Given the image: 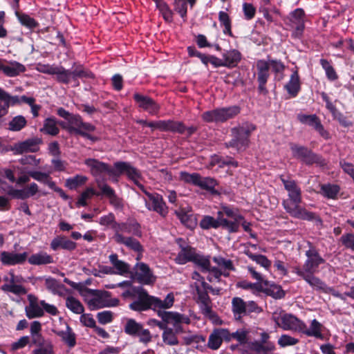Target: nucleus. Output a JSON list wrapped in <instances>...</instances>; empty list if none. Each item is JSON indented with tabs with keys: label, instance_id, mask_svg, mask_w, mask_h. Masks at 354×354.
Instances as JSON below:
<instances>
[{
	"label": "nucleus",
	"instance_id": "f257e3e1",
	"mask_svg": "<svg viewBox=\"0 0 354 354\" xmlns=\"http://www.w3.org/2000/svg\"><path fill=\"white\" fill-rule=\"evenodd\" d=\"M280 179L288 192L289 199L283 201L286 211L292 217L313 221L316 225H321L322 221L316 214L308 212L299 205L301 202V191L296 181L289 177L285 178L283 175L280 176Z\"/></svg>",
	"mask_w": 354,
	"mask_h": 354
},
{
	"label": "nucleus",
	"instance_id": "f03ea898",
	"mask_svg": "<svg viewBox=\"0 0 354 354\" xmlns=\"http://www.w3.org/2000/svg\"><path fill=\"white\" fill-rule=\"evenodd\" d=\"M134 292L138 295V299L129 305V308L136 311H143L149 308H169L173 306L174 297L171 293L167 295L162 301L160 299L150 296L142 286H134Z\"/></svg>",
	"mask_w": 354,
	"mask_h": 354
},
{
	"label": "nucleus",
	"instance_id": "7ed1b4c3",
	"mask_svg": "<svg viewBox=\"0 0 354 354\" xmlns=\"http://www.w3.org/2000/svg\"><path fill=\"white\" fill-rule=\"evenodd\" d=\"M255 127L252 124H244L231 129L232 139L225 142L226 148H234L237 151L245 150L249 145V138Z\"/></svg>",
	"mask_w": 354,
	"mask_h": 354
},
{
	"label": "nucleus",
	"instance_id": "20e7f679",
	"mask_svg": "<svg viewBox=\"0 0 354 354\" xmlns=\"http://www.w3.org/2000/svg\"><path fill=\"white\" fill-rule=\"evenodd\" d=\"M240 112V108L237 106L215 109L205 111L201 118L206 122H224L234 118Z\"/></svg>",
	"mask_w": 354,
	"mask_h": 354
},
{
	"label": "nucleus",
	"instance_id": "39448f33",
	"mask_svg": "<svg viewBox=\"0 0 354 354\" xmlns=\"http://www.w3.org/2000/svg\"><path fill=\"white\" fill-rule=\"evenodd\" d=\"M56 80L62 84H68L71 80L76 81L77 78H93V74L78 65L72 70H67L62 66H58L55 72Z\"/></svg>",
	"mask_w": 354,
	"mask_h": 354
},
{
	"label": "nucleus",
	"instance_id": "423d86ee",
	"mask_svg": "<svg viewBox=\"0 0 354 354\" xmlns=\"http://www.w3.org/2000/svg\"><path fill=\"white\" fill-rule=\"evenodd\" d=\"M290 149L293 156L306 165L316 164L318 166L324 167L326 165V160L321 156L314 153L306 147L292 145Z\"/></svg>",
	"mask_w": 354,
	"mask_h": 354
},
{
	"label": "nucleus",
	"instance_id": "0eeeda50",
	"mask_svg": "<svg viewBox=\"0 0 354 354\" xmlns=\"http://www.w3.org/2000/svg\"><path fill=\"white\" fill-rule=\"evenodd\" d=\"M114 166L116 168L115 176H119L122 174H126L127 177L132 180L142 192L145 191V187L139 182V180L142 179V177L140 171L138 169L127 162H116Z\"/></svg>",
	"mask_w": 354,
	"mask_h": 354
},
{
	"label": "nucleus",
	"instance_id": "6e6552de",
	"mask_svg": "<svg viewBox=\"0 0 354 354\" xmlns=\"http://www.w3.org/2000/svg\"><path fill=\"white\" fill-rule=\"evenodd\" d=\"M200 226L205 230L221 227L230 233H234L236 227L232 223H229L227 219L223 217L221 213H217L216 218L211 216H204L200 222Z\"/></svg>",
	"mask_w": 354,
	"mask_h": 354
},
{
	"label": "nucleus",
	"instance_id": "1a4fd4ad",
	"mask_svg": "<svg viewBox=\"0 0 354 354\" xmlns=\"http://www.w3.org/2000/svg\"><path fill=\"white\" fill-rule=\"evenodd\" d=\"M89 291L95 296V298L91 299L88 303L91 310L103 307L117 306L119 304L120 301L118 299H109L111 297V293L108 291L94 290H89Z\"/></svg>",
	"mask_w": 354,
	"mask_h": 354
},
{
	"label": "nucleus",
	"instance_id": "9d476101",
	"mask_svg": "<svg viewBox=\"0 0 354 354\" xmlns=\"http://www.w3.org/2000/svg\"><path fill=\"white\" fill-rule=\"evenodd\" d=\"M124 332L133 337H138L140 342L145 344L151 341V335L148 329H144L142 325L133 319H129L124 326Z\"/></svg>",
	"mask_w": 354,
	"mask_h": 354
},
{
	"label": "nucleus",
	"instance_id": "9b49d317",
	"mask_svg": "<svg viewBox=\"0 0 354 354\" xmlns=\"http://www.w3.org/2000/svg\"><path fill=\"white\" fill-rule=\"evenodd\" d=\"M131 279H136L140 283L152 284L156 281L149 267L145 263H138L133 268V270L131 272Z\"/></svg>",
	"mask_w": 354,
	"mask_h": 354
},
{
	"label": "nucleus",
	"instance_id": "f8f14e48",
	"mask_svg": "<svg viewBox=\"0 0 354 354\" xmlns=\"http://www.w3.org/2000/svg\"><path fill=\"white\" fill-rule=\"evenodd\" d=\"M273 319L277 324L284 330H297L306 328V324L295 316L291 314H283L280 316H274Z\"/></svg>",
	"mask_w": 354,
	"mask_h": 354
},
{
	"label": "nucleus",
	"instance_id": "ddd939ff",
	"mask_svg": "<svg viewBox=\"0 0 354 354\" xmlns=\"http://www.w3.org/2000/svg\"><path fill=\"white\" fill-rule=\"evenodd\" d=\"M147 196L148 200H145V205L149 210H152L162 216H165L167 213V207L163 201L162 196L158 194H151L146 189L142 191Z\"/></svg>",
	"mask_w": 354,
	"mask_h": 354
},
{
	"label": "nucleus",
	"instance_id": "4468645a",
	"mask_svg": "<svg viewBox=\"0 0 354 354\" xmlns=\"http://www.w3.org/2000/svg\"><path fill=\"white\" fill-rule=\"evenodd\" d=\"M307 259L305 261L303 268L305 273H315L320 264L325 263V260L319 255L317 250L311 247L306 252Z\"/></svg>",
	"mask_w": 354,
	"mask_h": 354
},
{
	"label": "nucleus",
	"instance_id": "2eb2a0df",
	"mask_svg": "<svg viewBox=\"0 0 354 354\" xmlns=\"http://www.w3.org/2000/svg\"><path fill=\"white\" fill-rule=\"evenodd\" d=\"M42 143L41 138L32 137L24 141L14 145L12 151L14 154H22L28 152H37L39 149V145Z\"/></svg>",
	"mask_w": 354,
	"mask_h": 354
},
{
	"label": "nucleus",
	"instance_id": "dca6fc26",
	"mask_svg": "<svg viewBox=\"0 0 354 354\" xmlns=\"http://www.w3.org/2000/svg\"><path fill=\"white\" fill-rule=\"evenodd\" d=\"M257 81L259 83L258 91L259 93L266 95L268 91L266 88V84L270 76L269 64L264 60H259L257 62Z\"/></svg>",
	"mask_w": 354,
	"mask_h": 354
},
{
	"label": "nucleus",
	"instance_id": "f3484780",
	"mask_svg": "<svg viewBox=\"0 0 354 354\" xmlns=\"http://www.w3.org/2000/svg\"><path fill=\"white\" fill-rule=\"evenodd\" d=\"M85 165L90 169L93 175L97 176L103 173H106L111 176H115L116 168H111L109 165L100 162L93 158H88L85 160Z\"/></svg>",
	"mask_w": 354,
	"mask_h": 354
},
{
	"label": "nucleus",
	"instance_id": "a211bd4d",
	"mask_svg": "<svg viewBox=\"0 0 354 354\" xmlns=\"http://www.w3.org/2000/svg\"><path fill=\"white\" fill-rule=\"evenodd\" d=\"M133 99L139 106L148 111L150 114H156L159 109V105L151 97L139 93L133 95Z\"/></svg>",
	"mask_w": 354,
	"mask_h": 354
},
{
	"label": "nucleus",
	"instance_id": "6ab92c4d",
	"mask_svg": "<svg viewBox=\"0 0 354 354\" xmlns=\"http://www.w3.org/2000/svg\"><path fill=\"white\" fill-rule=\"evenodd\" d=\"M29 305L25 308L26 315L28 319L42 317L44 314L43 308L39 305L37 297L33 295H28Z\"/></svg>",
	"mask_w": 354,
	"mask_h": 354
},
{
	"label": "nucleus",
	"instance_id": "aec40b11",
	"mask_svg": "<svg viewBox=\"0 0 354 354\" xmlns=\"http://www.w3.org/2000/svg\"><path fill=\"white\" fill-rule=\"evenodd\" d=\"M112 229H113L115 232V234H120V232H124L132 234L138 237L142 236V232L140 230V225L137 222L133 223H113V226H112Z\"/></svg>",
	"mask_w": 354,
	"mask_h": 354
},
{
	"label": "nucleus",
	"instance_id": "412c9836",
	"mask_svg": "<svg viewBox=\"0 0 354 354\" xmlns=\"http://www.w3.org/2000/svg\"><path fill=\"white\" fill-rule=\"evenodd\" d=\"M113 239L119 244H123L130 250L134 252L142 253L144 250L142 245L140 243L133 237L124 236L121 234H114Z\"/></svg>",
	"mask_w": 354,
	"mask_h": 354
},
{
	"label": "nucleus",
	"instance_id": "4be33fe9",
	"mask_svg": "<svg viewBox=\"0 0 354 354\" xmlns=\"http://www.w3.org/2000/svg\"><path fill=\"white\" fill-rule=\"evenodd\" d=\"M98 187L101 191V194L109 198L111 205L118 209L123 207L122 199L116 195L114 189L109 185L101 183H98Z\"/></svg>",
	"mask_w": 354,
	"mask_h": 354
},
{
	"label": "nucleus",
	"instance_id": "5701e85b",
	"mask_svg": "<svg viewBox=\"0 0 354 354\" xmlns=\"http://www.w3.org/2000/svg\"><path fill=\"white\" fill-rule=\"evenodd\" d=\"M77 247V243L68 239L64 236H57L50 243V248L56 251L59 249H63L68 251H73Z\"/></svg>",
	"mask_w": 354,
	"mask_h": 354
},
{
	"label": "nucleus",
	"instance_id": "b1692460",
	"mask_svg": "<svg viewBox=\"0 0 354 354\" xmlns=\"http://www.w3.org/2000/svg\"><path fill=\"white\" fill-rule=\"evenodd\" d=\"M27 257L28 253L26 252L17 254L4 251L1 253V261L5 265L21 264L26 260Z\"/></svg>",
	"mask_w": 354,
	"mask_h": 354
},
{
	"label": "nucleus",
	"instance_id": "393cba45",
	"mask_svg": "<svg viewBox=\"0 0 354 354\" xmlns=\"http://www.w3.org/2000/svg\"><path fill=\"white\" fill-rule=\"evenodd\" d=\"M297 274L301 277L313 288L326 292L328 286L320 279L315 277L314 273H305L303 270L298 269Z\"/></svg>",
	"mask_w": 354,
	"mask_h": 354
},
{
	"label": "nucleus",
	"instance_id": "a878e982",
	"mask_svg": "<svg viewBox=\"0 0 354 354\" xmlns=\"http://www.w3.org/2000/svg\"><path fill=\"white\" fill-rule=\"evenodd\" d=\"M218 213H221L222 216L227 219L229 223H231L236 227L234 232L239 231L240 223L241 221L244 220V218L237 211L229 207L224 206L222 207V210L218 212Z\"/></svg>",
	"mask_w": 354,
	"mask_h": 354
},
{
	"label": "nucleus",
	"instance_id": "bb28decb",
	"mask_svg": "<svg viewBox=\"0 0 354 354\" xmlns=\"http://www.w3.org/2000/svg\"><path fill=\"white\" fill-rule=\"evenodd\" d=\"M180 247L181 250L175 259L176 261L179 264H185L189 261L193 262L197 254L196 250L189 245L183 246L180 245Z\"/></svg>",
	"mask_w": 354,
	"mask_h": 354
},
{
	"label": "nucleus",
	"instance_id": "cd10ccee",
	"mask_svg": "<svg viewBox=\"0 0 354 354\" xmlns=\"http://www.w3.org/2000/svg\"><path fill=\"white\" fill-rule=\"evenodd\" d=\"M159 129L165 131H171L184 134L185 124L182 122L174 120H160L158 124Z\"/></svg>",
	"mask_w": 354,
	"mask_h": 354
},
{
	"label": "nucleus",
	"instance_id": "c85d7f7f",
	"mask_svg": "<svg viewBox=\"0 0 354 354\" xmlns=\"http://www.w3.org/2000/svg\"><path fill=\"white\" fill-rule=\"evenodd\" d=\"M158 315L165 322H174L175 323L180 322V324L185 323L187 324L190 323V319L189 317L178 313L159 310L158 312Z\"/></svg>",
	"mask_w": 354,
	"mask_h": 354
},
{
	"label": "nucleus",
	"instance_id": "c756f323",
	"mask_svg": "<svg viewBox=\"0 0 354 354\" xmlns=\"http://www.w3.org/2000/svg\"><path fill=\"white\" fill-rule=\"evenodd\" d=\"M263 290L261 292L271 296L274 299H281L285 296V292L280 286L271 283L268 280L263 281Z\"/></svg>",
	"mask_w": 354,
	"mask_h": 354
},
{
	"label": "nucleus",
	"instance_id": "7c9ffc66",
	"mask_svg": "<svg viewBox=\"0 0 354 354\" xmlns=\"http://www.w3.org/2000/svg\"><path fill=\"white\" fill-rule=\"evenodd\" d=\"M284 88L292 97H296L300 90V80L297 71L292 72L289 82Z\"/></svg>",
	"mask_w": 354,
	"mask_h": 354
},
{
	"label": "nucleus",
	"instance_id": "2f4dec72",
	"mask_svg": "<svg viewBox=\"0 0 354 354\" xmlns=\"http://www.w3.org/2000/svg\"><path fill=\"white\" fill-rule=\"evenodd\" d=\"M109 261L116 270V271H115V274L120 275L131 274L130 266L124 261L119 260L116 254H111L109 256Z\"/></svg>",
	"mask_w": 354,
	"mask_h": 354
},
{
	"label": "nucleus",
	"instance_id": "473e14b6",
	"mask_svg": "<svg viewBox=\"0 0 354 354\" xmlns=\"http://www.w3.org/2000/svg\"><path fill=\"white\" fill-rule=\"evenodd\" d=\"M54 333L62 338V340L65 342L70 348H73L76 344L75 334L73 332L71 328L66 326V330H54Z\"/></svg>",
	"mask_w": 354,
	"mask_h": 354
},
{
	"label": "nucleus",
	"instance_id": "72a5a7b5",
	"mask_svg": "<svg viewBox=\"0 0 354 354\" xmlns=\"http://www.w3.org/2000/svg\"><path fill=\"white\" fill-rule=\"evenodd\" d=\"M223 58L225 67L232 68L236 66L241 59V55L237 50H227L223 54Z\"/></svg>",
	"mask_w": 354,
	"mask_h": 354
},
{
	"label": "nucleus",
	"instance_id": "f704fd0d",
	"mask_svg": "<svg viewBox=\"0 0 354 354\" xmlns=\"http://www.w3.org/2000/svg\"><path fill=\"white\" fill-rule=\"evenodd\" d=\"M322 325L317 319H313L311 322L309 328H307L306 326V328L301 330L300 332L308 337H315L319 339H323L324 336L322 333Z\"/></svg>",
	"mask_w": 354,
	"mask_h": 354
},
{
	"label": "nucleus",
	"instance_id": "c9c22d12",
	"mask_svg": "<svg viewBox=\"0 0 354 354\" xmlns=\"http://www.w3.org/2000/svg\"><path fill=\"white\" fill-rule=\"evenodd\" d=\"M57 125V120L55 118H48L44 120V126L40 131L48 135L56 136L59 132V129Z\"/></svg>",
	"mask_w": 354,
	"mask_h": 354
},
{
	"label": "nucleus",
	"instance_id": "e433bc0d",
	"mask_svg": "<svg viewBox=\"0 0 354 354\" xmlns=\"http://www.w3.org/2000/svg\"><path fill=\"white\" fill-rule=\"evenodd\" d=\"M3 74L8 77H15L18 75H19L21 73L25 71L26 68L25 66L17 62H8L7 61V63L6 64L5 68H4Z\"/></svg>",
	"mask_w": 354,
	"mask_h": 354
},
{
	"label": "nucleus",
	"instance_id": "4c0bfd02",
	"mask_svg": "<svg viewBox=\"0 0 354 354\" xmlns=\"http://www.w3.org/2000/svg\"><path fill=\"white\" fill-rule=\"evenodd\" d=\"M246 302L240 297H234L232 301V312L236 319H240L243 315H245Z\"/></svg>",
	"mask_w": 354,
	"mask_h": 354
},
{
	"label": "nucleus",
	"instance_id": "58836bf2",
	"mask_svg": "<svg viewBox=\"0 0 354 354\" xmlns=\"http://www.w3.org/2000/svg\"><path fill=\"white\" fill-rule=\"evenodd\" d=\"M175 214L180 222L187 227L192 228L195 226L196 221L193 214H189V212H185L183 209L176 210Z\"/></svg>",
	"mask_w": 354,
	"mask_h": 354
},
{
	"label": "nucleus",
	"instance_id": "ea45409f",
	"mask_svg": "<svg viewBox=\"0 0 354 354\" xmlns=\"http://www.w3.org/2000/svg\"><path fill=\"white\" fill-rule=\"evenodd\" d=\"M53 261V257L45 252L32 254L28 259V262L32 265H44Z\"/></svg>",
	"mask_w": 354,
	"mask_h": 354
},
{
	"label": "nucleus",
	"instance_id": "a19ab883",
	"mask_svg": "<svg viewBox=\"0 0 354 354\" xmlns=\"http://www.w3.org/2000/svg\"><path fill=\"white\" fill-rule=\"evenodd\" d=\"M216 184V180L214 178L210 177L202 178L200 176L198 186L210 192L213 194H217L218 192L214 189Z\"/></svg>",
	"mask_w": 354,
	"mask_h": 354
},
{
	"label": "nucleus",
	"instance_id": "79ce46f5",
	"mask_svg": "<svg viewBox=\"0 0 354 354\" xmlns=\"http://www.w3.org/2000/svg\"><path fill=\"white\" fill-rule=\"evenodd\" d=\"M222 344V339L219 328L214 329L210 334L208 340V347L213 350H217Z\"/></svg>",
	"mask_w": 354,
	"mask_h": 354
},
{
	"label": "nucleus",
	"instance_id": "37998d69",
	"mask_svg": "<svg viewBox=\"0 0 354 354\" xmlns=\"http://www.w3.org/2000/svg\"><path fill=\"white\" fill-rule=\"evenodd\" d=\"M27 124L26 118L22 115L14 117L8 123V129L12 131L21 130Z\"/></svg>",
	"mask_w": 354,
	"mask_h": 354
},
{
	"label": "nucleus",
	"instance_id": "c03bdc74",
	"mask_svg": "<svg viewBox=\"0 0 354 354\" xmlns=\"http://www.w3.org/2000/svg\"><path fill=\"white\" fill-rule=\"evenodd\" d=\"M245 254L252 261L257 262L263 268L268 269L271 266V261L262 254H252L250 250L245 251Z\"/></svg>",
	"mask_w": 354,
	"mask_h": 354
},
{
	"label": "nucleus",
	"instance_id": "a18cd8bd",
	"mask_svg": "<svg viewBox=\"0 0 354 354\" xmlns=\"http://www.w3.org/2000/svg\"><path fill=\"white\" fill-rule=\"evenodd\" d=\"M28 174L35 180L47 185L49 187L50 183H55V182L51 180L50 176L46 173L36 171H29Z\"/></svg>",
	"mask_w": 354,
	"mask_h": 354
},
{
	"label": "nucleus",
	"instance_id": "49530a36",
	"mask_svg": "<svg viewBox=\"0 0 354 354\" xmlns=\"http://www.w3.org/2000/svg\"><path fill=\"white\" fill-rule=\"evenodd\" d=\"M66 306L76 314H81L84 312V306L82 304L73 297H68L66 299Z\"/></svg>",
	"mask_w": 354,
	"mask_h": 354
},
{
	"label": "nucleus",
	"instance_id": "de8ad7c7",
	"mask_svg": "<svg viewBox=\"0 0 354 354\" xmlns=\"http://www.w3.org/2000/svg\"><path fill=\"white\" fill-rule=\"evenodd\" d=\"M322 194L328 198H335L339 192V187L336 185H324L321 187Z\"/></svg>",
	"mask_w": 354,
	"mask_h": 354
},
{
	"label": "nucleus",
	"instance_id": "09e8293b",
	"mask_svg": "<svg viewBox=\"0 0 354 354\" xmlns=\"http://www.w3.org/2000/svg\"><path fill=\"white\" fill-rule=\"evenodd\" d=\"M16 15L20 23L28 28H35L39 25L33 18L26 14L16 12Z\"/></svg>",
	"mask_w": 354,
	"mask_h": 354
},
{
	"label": "nucleus",
	"instance_id": "8fccbe9b",
	"mask_svg": "<svg viewBox=\"0 0 354 354\" xmlns=\"http://www.w3.org/2000/svg\"><path fill=\"white\" fill-rule=\"evenodd\" d=\"M263 281L262 282L259 281L257 283H251V282L247 281L245 280L239 281L236 283V286L238 288H242L244 290H249V289L254 290H256L257 292H261V291L263 290Z\"/></svg>",
	"mask_w": 354,
	"mask_h": 354
},
{
	"label": "nucleus",
	"instance_id": "3c124183",
	"mask_svg": "<svg viewBox=\"0 0 354 354\" xmlns=\"http://www.w3.org/2000/svg\"><path fill=\"white\" fill-rule=\"evenodd\" d=\"M163 342L168 345L173 346L178 344V340L172 328H165L162 333Z\"/></svg>",
	"mask_w": 354,
	"mask_h": 354
},
{
	"label": "nucleus",
	"instance_id": "603ef678",
	"mask_svg": "<svg viewBox=\"0 0 354 354\" xmlns=\"http://www.w3.org/2000/svg\"><path fill=\"white\" fill-rule=\"evenodd\" d=\"M87 178L86 176L76 175L75 176L66 180V186L70 189H75L77 187L84 184Z\"/></svg>",
	"mask_w": 354,
	"mask_h": 354
},
{
	"label": "nucleus",
	"instance_id": "864d4df0",
	"mask_svg": "<svg viewBox=\"0 0 354 354\" xmlns=\"http://www.w3.org/2000/svg\"><path fill=\"white\" fill-rule=\"evenodd\" d=\"M298 118L301 123L308 124L315 129L321 124L316 115H299Z\"/></svg>",
	"mask_w": 354,
	"mask_h": 354
},
{
	"label": "nucleus",
	"instance_id": "5fc2aeb1",
	"mask_svg": "<svg viewBox=\"0 0 354 354\" xmlns=\"http://www.w3.org/2000/svg\"><path fill=\"white\" fill-rule=\"evenodd\" d=\"M320 64L323 68L325 70L326 76L328 80L334 81L338 78L335 69L326 59H322L320 60Z\"/></svg>",
	"mask_w": 354,
	"mask_h": 354
},
{
	"label": "nucleus",
	"instance_id": "6e6d98bb",
	"mask_svg": "<svg viewBox=\"0 0 354 354\" xmlns=\"http://www.w3.org/2000/svg\"><path fill=\"white\" fill-rule=\"evenodd\" d=\"M45 285L46 288L55 295L58 294L59 290L64 288L63 285L60 284L57 280L52 277L46 279Z\"/></svg>",
	"mask_w": 354,
	"mask_h": 354
},
{
	"label": "nucleus",
	"instance_id": "4d7b16f0",
	"mask_svg": "<svg viewBox=\"0 0 354 354\" xmlns=\"http://www.w3.org/2000/svg\"><path fill=\"white\" fill-rule=\"evenodd\" d=\"M193 262L201 268L202 272L210 270V261L209 259L198 254L196 255Z\"/></svg>",
	"mask_w": 354,
	"mask_h": 354
},
{
	"label": "nucleus",
	"instance_id": "13d9d810",
	"mask_svg": "<svg viewBox=\"0 0 354 354\" xmlns=\"http://www.w3.org/2000/svg\"><path fill=\"white\" fill-rule=\"evenodd\" d=\"M200 175L196 173L189 174L187 172L182 171L180 173V178L187 183H192L198 186Z\"/></svg>",
	"mask_w": 354,
	"mask_h": 354
},
{
	"label": "nucleus",
	"instance_id": "bf43d9fd",
	"mask_svg": "<svg viewBox=\"0 0 354 354\" xmlns=\"http://www.w3.org/2000/svg\"><path fill=\"white\" fill-rule=\"evenodd\" d=\"M7 194L13 198L24 200L29 198L26 189H15L12 186L8 187Z\"/></svg>",
	"mask_w": 354,
	"mask_h": 354
},
{
	"label": "nucleus",
	"instance_id": "052dcab7",
	"mask_svg": "<svg viewBox=\"0 0 354 354\" xmlns=\"http://www.w3.org/2000/svg\"><path fill=\"white\" fill-rule=\"evenodd\" d=\"M340 241L347 249L354 251V234L347 233L340 237Z\"/></svg>",
	"mask_w": 354,
	"mask_h": 354
},
{
	"label": "nucleus",
	"instance_id": "680f3d73",
	"mask_svg": "<svg viewBox=\"0 0 354 354\" xmlns=\"http://www.w3.org/2000/svg\"><path fill=\"white\" fill-rule=\"evenodd\" d=\"M174 10L185 18L187 15V2L185 0H174Z\"/></svg>",
	"mask_w": 354,
	"mask_h": 354
},
{
	"label": "nucleus",
	"instance_id": "e2e57ef3",
	"mask_svg": "<svg viewBox=\"0 0 354 354\" xmlns=\"http://www.w3.org/2000/svg\"><path fill=\"white\" fill-rule=\"evenodd\" d=\"M213 261L218 264L219 266L224 268L228 270H234V267L233 266L232 261L230 259H225L223 257H214Z\"/></svg>",
	"mask_w": 354,
	"mask_h": 354
},
{
	"label": "nucleus",
	"instance_id": "0e129e2a",
	"mask_svg": "<svg viewBox=\"0 0 354 354\" xmlns=\"http://www.w3.org/2000/svg\"><path fill=\"white\" fill-rule=\"evenodd\" d=\"M97 318L98 322L102 324L110 323L113 319V313L109 310L98 313Z\"/></svg>",
	"mask_w": 354,
	"mask_h": 354
},
{
	"label": "nucleus",
	"instance_id": "69168bd1",
	"mask_svg": "<svg viewBox=\"0 0 354 354\" xmlns=\"http://www.w3.org/2000/svg\"><path fill=\"white\" fill-rule=\"evenodd\" d=\"M299 340L294 337H292L287 335H283L278 340V344L282 346L285 347L287 346H292L296 344Z\"/></svg>",
	"mask_w": 354,
	"mask_h": 354
},
{
	"label": "nucleus",
	"instance_id": "338daca9",
	"mask_svg": "<svg viewBox=\"0 0 354 354\" xmlns=\"http://www.w3.org/2000/svg\"><path fill=\"white\" fill-rule=\"evenodd\" d=\"M95 194V191L93 188H87L86 191L82 193L80 198L77 201V205L86 206V200L90 198L92 195Z\"/></svg>",
	"mask_w": 354,
	"mask_h": 354
},
{
	"label": "nucleus",
	"instance_id": "774afa93",
	"mask_svg": "<svg viewBox=\"0 0 354 354\" xmlns=\"http://www.w3.org/2000/svg\"><path fill=\"white\" fill-rule=\"evenodd\" d=\"M243 10L246 19L250 20L254 17L256 9L251 3H244Z\"/></svg>",
	"mask_w": 354,
	"mask_h": 354
}]
</instances>
